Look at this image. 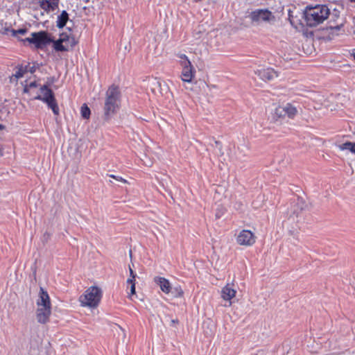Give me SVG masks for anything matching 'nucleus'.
I'll return each instance as SVG.
<instances>
[{
    "instance_id": "1",
    "label": "nucleus",
    "mask_w": 355,
    "mask_h": 355,
    "mask_svg": "<svg viewBox=\"0 0 355 355\" xmlns=\"http://www.w3.org/2000/svg\"><path fill=\"white\" fill-rule=\"evenodd\" d=\"M121 94L118 86H110L105 93L103 107L104 120L109 121L116 114L121 107Z\"/></svg>"
},
{
    "instance_id": "2",
    "label": "nucleus",
    "mask_w": 355,
    "mask_h": 355,
    "mask_svg": "<svg viewBox=\"0 0 355 355\" xmlns=\"http://www.w3.org/2000/svg\"><path fill=\"white\" fill-rule=\"evenodd\" d=\"M330 13L329 9L325 5H318L310 8L305 12V20L307 26L314 27L322 24Z\"/></svg>"
},
{
    "instance_id": "3",
    "label": "nucleus",
    "mask_w": 355,
    "mask_h": 355,
    "mask_svg": "<svg viewBox=\"0 0 355 355\" xmlns=\"http://www.w3.org/2000/svg\"><path fill=\"white\" fill-rule=\"evenodd\" d=\"M102 297L101 289L97 286H90L79 297L82 306L96 308L98 306Z\"/></svg>"
},
{
    "instance_id": "4",
    "label": "nucleus",
    "mask_w": 355,
    "mask_h": 355,
    "mask_svg": "<svg viewBox=\"0 0 355 355\" xmlns=\"http://www.w3.org/2000/svg\"><path fill=\"white\" fill-rule=\"evenodd\" d=\"M24 42L33 44L36 49H44L47 45L53 42L46 31H39L31 33V37L23 40Z\"/></svg>"
},
{
    "instance_id": "5",
    "label": "nucleus",
    "mask_w": 355,
    "mask_h": 355,
    "mask_svg": "<svg viewBox=\"0 0 355 355\" xmlns=\"http://www.w3.org/2000/svg\"><path fill=\"white\" fill-rule=\"evenodd\" d=\"M255 241L256 237L250 230H243L236 236V243L240 245L252 246Z\"/></svg>"
},
{
    "instance_id": "6",
    "label": "nucleus",
    "mask_w": 355,
    "mask_h": 355,
    "mask_svg": "<svg viewBox=\"0 0 355 355\" xmlns=\"http://www.w3.org/2000/svg\"><path fill=\"white\" fill-rule=\"evenodd\" d=\"M182 67L181 80L185 83H191L196 75V69L191 62H184Z\"/></svg>"
},
{
    "instance_id": "7",
    "label": "nucleus",
    "mask_w": 355,
    "mask_h": 355,
    "mask_svg": "<svg viewBox=\"0 0 355 355\" xmlns=\"http://www.w3.org/2000/svg\"><path fill=\"white\" fill-rule=\"evenodd\" d=\"M297 108L290 103H287L285 106L278 107L275 109V114L279 117L287 116L291 119H293L297 114Z\"/></svg>"
},
{
    "instance_id": "8",
    "label": "nucleus",
    "mask_w": 355,
    "mask_h": 355,
    "mask_svg": "<svg viewBox=\"0 0 355 355\" xmlns=\"http://www.w3.org/2000/svg\"><path fill=\"white\" fill-rule=\"evenodd\" d=\"M272 17H273L272 12L267 9H258L252 11L250 14V19L253 21H268Z\"/></svg>"
},
{
    "instance_id": "9",
    "label": "nucleus",
    "mask_w": 355,
    "mask_h": 355,
    "mask_svg": "<svg viewBox=\"0 0 355 355\" xmlns=\"http://www.w3.org/2000/svg\"><path fill=\"white\" fill-rule=\"evenodd\" d=\"M51 314V306H37L36 318L39 323L46 324L49 322Z\"/></svg>"
},
{
    "instance_id": "10",
    "label": "nucleus",
    "mask_w": 355,
    "mask_h": 355,
    "mask_svg": "<svg viewBox=\"0 0 355 355\" xmlns=\"http://www.w3.org/2000/svg\"><path fill=\"white\" fill-rule=\"evenodd\" d=\"M255 73L264 81H270L278 76V73L272 68H263L257 69Z\"/></svg>"
},
{
    "instance_id": "11",
    "label": "nucleus",
    "mask_w": 355,
    "mask_h": 355,
    "mask_svg": "<svg viewBox=\"0 0 355 355\" xmlns=\"http://www.w3.org/2000/svg\"><path fill=\"white\" fill-rule=\"evenodd\" d=\"M40 94H37L34 99L42 101L44 103L49 101L53 97L54 94L53 91L46 85H42L40 88Z\"/></svg>"
},
{
    "instance_id": "12",
    "label": "nucleus",
    "mask_w": 355,
    "mask_h": 355,
    "mask_svg": "<svg viewBox=\"0 0 355 355\" xmlns=\"http://www.w3.org/2000/svg\"><path fill=\"white\" fill-rule=\"evenodd\" d=\"M236 291L232 287V286L227 284L222 288L220 296L224 300L228 301L229 306H231V300L236 296Z\"/></svg>"
},
{
    "instance_id": "13",
    "label": "nucleus",
    "mask_w": 355,
    "mask_h": 355,
    "mask_svg": "<svg viewBox=\"0 0 355 355\" xmlns=\"http://www.w3.org/2000/svg\"><path fill=\"white\" fill-rule=\"evenodd\" d=\"M154 282L159 286L161 291L165 294L171 293V285L168 279L165 277L157 276L154 278Z\"/></svg>"
},
{
    "instance_id": "14",
    "label": "nucleus",
    "mask_w": 355,
    "mask_h": 355,
    "mask_svg": "<svg viewBox=\"0 0 355 355\" xmlns=\"http://www.w3.org/2000/svg\"><path fill=\"white\" fill-rule=\"evenodd\" d=\"M37 306H51L50 297L42 287H40L39 297L36 302Z\"/></svg>"
},
{
    "instance_id": "15",
    "label": "nucleus",
    "mask_w": 355,
    "mask_h": 355,
    "mask_svg": "<svg viewBox=\"0 0 355 355\" xmlns=\"http://www.w3.org/2000/svg\"><path fill=\"white\" fill-rule=\"evenodd\" d=\"M60 0H39L40 6L46 12H52L58 8Z\"/></svg>"
},
{
    "instance_id": "16",
    "label": "nucleus",
    "mask_w": 355,
    "mask_h": 355,
    "mask_svg": "<svg viewBox=\"0 0 355 355\" xmlns=\"http://www.w3.org/2000/svg\"><path fill=\"white\" fill-rule=\"evenodd\" d=\"M69 36L66 35V34H62L60 35V37L59 40H56V41H53V49L56 51H61V52H63V51H68V46H67L66 45H64L63 43L64 42H67V40H69Z\"/></svg>"
},
{
    "instance_id": "17",
    "label": "nucleus",
    "mask_w": 355,
    "mask_h": 355,
    "mask_svg": "<svg viewBox=\"0 0 355 355\" xmlns=\"http://www.w3.org/2000/svg\"><path fill=\"white\" fill-rule=\"evenodd\" d=\"M69 20V15L66 10H63L57 19V27L62 28L65 26L67 21Z\"/></svg>"
},
{
    "instance_id": "18",
    "label": "nucleus",
    "mask_w": 355,
    "mask_h": 355,
    "mask_svg": "<svg viewBox=\"0 0 355 355\" xmlns=\"http://www.w3.org/2000/svg\"><path fill=\"white\" fill-rule=\"evenodd\" d=\"M28 65H18L15 68V72L12 75L17 80L22 78L28 71Z\"/></svg>"
},
{
    "instance_id": "19",
    "label": "nucleus",
    "mask_w": 355,
    "mask_h": 355,
    "mask_svg": "<svg viewBox=\"0 0 355 355\" xmlns=\"http://www.w3.org/2000/svg\"><path fill=\"white\" fill-rule=\"evenodd\" d=\"M45 103L47 104L49 108L51 109L55 115L59 114L60 110L56 102V100L55 98V96L50 99L49 101L46 102Z\"/></svg>"
},
{
    "instance_id": "20",
    "label": "nucleus",
    "mask_w": 355,
    "mask_h": 355,
    "mask_svg": "<svg viewBox=\"0 0 355 355\" xmlns=\"http://www.w3.org/2000/svg\"><path fill=\"white\" fill-rule=\"evenodd\" d=\"M340 150H348L355 155V143L347 141L338 146Z\"/></svg>"
},
{
    "instance_id": "21",
    "label": "nucleus",
    "mask_w": 355,
    "mask_h": 355,
    "mask_svg": "<svg viewBox=\"0 0 355 355\" xmlns=\"http://www.w3.org/2000/svg\"><path fill=\"white\" fill-rule=\"evenodd\" d=\"M171 293L175 297H182L184 295V291L180 286H175L174 288L171 287Z\"/></svg>"
},
{
    "instance_id": "22",
    "label": "nucleus",
    "mask_w": 355,
    "mask_h": 355,
    "mask_svg": "<svg viewBox=\"0 0 355 355\" xmlns=\"http://www.w3.org/2000/svg\"><path fill=\"white\" fill-rule=\"evenodd\" d=\"M80 114L83 119H88L90 116L91 111L86 104H83L80 107Z\"/></svg>"
},
{
    "instance_id": "23",
    "label": "nucleus",
    "mask_w": 355,
    "mask_h": 355,
    "mask_svg": "<svg viewBox=\"0 0 355 355\" xmlns=\"http://www.w3.org/2000/svg\"><path fill=\"white\" fill-rule=\"evenodd\" d=\"M37 87H39V84L36 81L31 82L24 86V92L30 93L33 88H36Z\"/></svg>"
},
{
    "instance_id": "24",
    "label": "nucleus",
    "mask_w": 355,
    "mask_h": 355,
    "mask_svg": "<svg viewBox=\"0 0 355 355\" xmlns=\"http://www.w3.org/2000/svg\"><path fill=\"white\" fill-rule=\"evenodd\" d=\"M10 32L12 33V36H17L18 34L24 35L25 33H26L27 29L26 28H19L18 30L11 29Z\"/></svg>"
},
{
    "instance_id": "25",
    "label": "nucleus",
    "mask_w": 355,
    "mask_h": 355,
    "mask_svg": "<svg viewBox=\"0 0 355 355\" xmlns=\"http://www.w3.org/2000/svg\"><path fill=\"white\" fill-rule=\"evenodd\" d=\"M178 57L180 59V66L183 65L184 62H190L188 57L185 54H178Z\"/></svg>"
},
{
    "instance_id": "26",
    "label": "nucleus",
    "mask_w": 355,
    "mask_h": 355,
    "mask_svg": "<svg viewBox=\"0 0 355 355\" xmlns=\"http://www.w3.org/2000/svg\"><path fill=\"white\" fill-rule=\"evenodd\" d=\"M108 176L111 178H113L119 182H121L123 183H127V180H125L124 178H123L121 176H117V175H113V174H110L108 175Z\"/></svg>"
},
{
    "instance_id": "27",
    "label": "nucleus",
    "mask_w": 355,
    "mask_h": 355,
    "mask_svg": "<svg viewBox=\"0 0 355 355\" xmlns=\"http://www.w3.org/2000/svg\"><path fill=\"white\" fill-rule=\"evenodd\" d=\"M135 276H132V278H128L127 279V289L129 288V286H131L132 284H135Z\"/></svg>"
},
{
    "instance_id": "28",
    "label": "nucleus",
    "mask_w": 355,
    "mask_h": 355,
    "mask_svg": "<svg viewBox=\"0 0 355 355\" xmlns=\"http://www.w3.org/2000/svg\"><path fill=\"white\" fill-rule=\"evenodd\" d=\"M69 40H67V42H69V45L73 47L77 44V41L73 37L69 36Z\"/></svg>"
},
{
    "instance_id": "29",
    "label": "nucleus",
    "mask_w": 355,
    "mask_h": 355,
    "mask_svg": "<svg viewBox=\"0 0 355 355\" xmlns=\"http://www.w3.org/2000/svg\"><path fill=\"white\" fill-rule=\"evenodd\" d=\"M130 293H128L129 296H132L136 293L135 292V284H132L131 286H129Z\"/></svg>"
},
{
    "instance_id": "30",
    "label": "nucleus",
    "mask_w": 355,
    "mask_h": 355,
    "mask_svg": "<svg viewBox=\"0 0 355 355\" xmlns=\"http://www.w3.org/2000/svg\"><path fill=\"white\" fill-rule=\"evenodd\" d=\"M130 277L129 278H132V276H135V277H137V275L134 272L133 270L130 267Z\"/></svg>"
},
{
    "instance_id": "31",
    "label": "nucleus",
    "mask_w": 355,
    "mask_h": 355,
    "mask_svg": "<svg viewBox=\"0 0 355 355\" xmlns=\"http://www.w3.org/2000/svg\"><path fill=\"white\" fill-rule=\"evenodd\" d=\"M5 128V126L2 124H0V130H2Z\"/></svg>"
},
{
    "instance_id": "32",
    "label": "nucleus",
    "mask_w": 355,
    "mask_h": 355,
    "mask_svg": "<svg viewBox=\"0 0 355 355\" xmlns=\"http://www.w3.org/2000/svg\"><path fill=\"white\" fill-rule=\"evenodd\" d=\"M352 55L353 56L354 59L355 60V49L353 51Z\"/></svg>"
},
{
    "instance_id": "33",
    "label": "nucleus",
    "mask_w": 355,
    "mask_h": 355,
    "mask_svg": "<svg viewBox=\"0 0 355 355\" xmlns=\"http://www.w3.org/2000/svg\"><path fill=\"white\" fill-rule=\"evenodd\" d=\"M3 155V149L0 147V156Z\"/></svg>"
}]
</instances>
